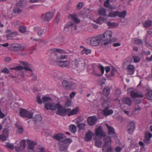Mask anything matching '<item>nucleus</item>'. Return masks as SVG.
Segmentation results:
<instances>
[{"mask_svg":"<svg viewBox=\"0 0 152 152\" xmlns=\"http://www.w3.org/2000/svg\"><path fill=\"white\" fill-rule=\"evenodd\" d=\"M50 55L49 59L51 61H60L67 58V55H64L61 53L67 54L68 53L64 50L60 48L51 49L49 50Z\"/></svg>","mask_w":152,"mask_h":152,"instance_id":"f257e3e1","label":"nucleus"},{"mask_svg":"<svg viewBox=\"0 0 152 152\" xmlns=\"http://www.w3.org/2000/svg\"><path fill=\"white\" fill-rule=\"evenodd\" d=\"M72 65L71 66L72 69L77 71H79L84 67L86 64V60L82 58H76L72 61Z\"/></svg>","mask_w":152,"mask_h":152,"instance_id":"f03ea898","label":"nucleus"},{"mask_svg":"<svg viewBox=\"0 0 152 152\" xmlns=\"http://www.w3.org/2000/svg\"><path fill=\"white\" fill-rule=\"evenodd\" d=\"M72 142V140L69 138L60 141L58 143V150L61 151H66L68 144H70Z\"/></svg>","mask_w":152,"mask_h":152,"instance_id":"7ed1b4c3","label":"nucleus"},{"mask_svg":"<svg viewBox=\"0 0 152 152\" xmlns=\"http://www.w3.org/2000/svg\"><path fill=\"white\" fill-rule=\"evenodd\" d=\"M87 42L90 45L93 46L98 45L101 41L99 36L89 38L87 39Z\"/></svg>","mask_w":152,"mask_h":152,"instance_id":"20e7f679","label":"nucleus"},{"mask_svg":"<svg viewBox=\"0 0 152 152\" xmlns=\"http://www.w3.org/2000/svg\"><path fill=\"white\" fill-rule=\"evenodd\" d=\"M112 33L110 31H107L102 35H99L101 41H106L110 40L112 36Z\"/></svg>","mask_w":152,"mask_h":152,"instance_id":"39448f33","label":"nucleus"},{"mask_svg":"<svg viewBox=\"0 0 152 152\" xmlns=\"http://www.w3.org/2000/svg\"><path fill=\"white\" fill-rule=\"evenodd\" d=\"M37 102L39 104H41L42 103H48L50 102H52V99L49 97L44 96L42 97V99L40 98L39 96H37Z\"/></svg>","mask_w":152,"mask_h":152,"instance_id":"423d86ee","label":"nucleus"},{"mask_svg":"<svg viewBox=\"0 0 152 152\" xmlns=\"http://www.w3.org/2000/svg\"><path fill=\"white\" fill-rule=\"evenodd\" d=\"M51 61L61 67H64L69 66L70 64L69 61Z\"/></svg>","mask_w":152,"mask_h":152,"instance_id":"0eeeda50","label":"nucleus"},{"mask_svg":"<svg viewBox=\"0 0 152 152\" xmlns=\"http://www.w3.org/2000/svg\"><path fill=\"white\" fill-rule=\"evenodd\" d=\"M53 16V13L52 12H48L46 13L45 15L42 14L41 15V18L44 21H47L51 19Z\"/></svg>","mask_w":152,"mask_h":152,"instance_id":"6e6552de","label":"nucleus"},{"mask_svg":"<svg viewBox=\"0 0 152 152\" xmlns=\"http://www.w3.org/2000/svg\"><path fill=\"white\" fill-rule=\"evenodd\" d=\"M57 109L56 114L60 115H64L66 114L65 113L64 109L63 108L62 106H61L59 103L56 104V110Z\"/></svg>","mask_w":152,"mask_h":152,"instance_id":"1a4fd4ad","label":"nucleus"},{"mask_svg":"<svg viewBox=\"0 0 152 152\" xmlns=\"http://www.w3.org/2000/svg\"><path fill=\"white\" fill-rule=\"evenodd\" d=\"M45 107L47 110H49L52 111H54L56 110V104L50 102L48 103L45 104Z\"/></svg>","mask_w":152,"mask_h":152,"instance_id":"9d476101","label":"nucleus"},{"mask_svg":"<svg viewBox=\"0 0 152 152\" xmlns=\"http://www.w3.org/2000/svg\"><path fill=\"white\" fill-rule=\"evenodd\" d=\"M130 96L132 98L135 99V98L140 97L142 98L144 95L140 92H137L136 90H133L130 92Z\"/></svg>","mask_w":152,"mask_h":152,"instance_id":"9b49d317","label":"nucleus"},{"mask_svg":"<svg viewBox=\"0 0 152 152\" xmlns=\"http://www.w3.org/2000/svg\"><path fill=\"white\" fill-rule=\"evenodd\" d=\"M152 137V134L150 133L147 132L145 133L144 142L145 143L148 145L150 143L151 138Z\"/></svg>","mask_w":152,"mask_h":152,"instance_id":"f8f14e48","label":"nucleus"},{"mask_svg":"<svg viewBox=\"0 0 152 152\" xmlns=\"http://www.w3.org/2000/svg\"><path fill=\"white\" fill-rule=\"evenodd\" d=\"M97 120V118L94 116L88 117L87 119L88 123L89 125L91 126L95 124L96 123Z\"/></svg>","mask_w":152,"mask_h":152,"instance_id":"ddd939ff","label":"nucleus"},{"mask_svg":"<svg viewBox=\"0 0 152 152\" xmlns=\"http://www.w3.org/2000/svg\"><path fill=\"white\" fill-rule=\"evenodd\" d=\"M106 125L108 130V134L109 135H110L112 137H116V134L114 129L113 127L110 126L107 124Z\"/></svg>","mask_w":152,"mask_h":152,"instance_id":"4468645a","label":"nucleus"},{"mask_svg":"<svg viewBox=\"0 0 152 152\" xmlns=\"http://www.w3.org/2000/svg\"><path fill=\"white\" fill-rule=\"evenodd\" d=\"M121 102L123 104H126L130 106L132 104V100L129 97H123L121 99Z\"/></svg>","mask_w":152,"mask_h":152,"instance_id":"2eb2a0df","label":"nucleus"},{"mask_svg":"<svg viewBox=\"0 0 152 152\" xmlns=\"http://www.w3.org/2000/svg\"><path fill=\"white\" fill-rule=\"evenodd\" d=\"M27 143L28 144V149L29 150H33L34 148L35 145L37 144L36 142L32 141L30 140L29 139L27 140Z\"/></svg>","mask_w":152,"mask_h":152,"instance_id":"dca6fc26","label":"nucleus"},{"mask_svg":"<svg viewBox=\"0 0 152 152\" xmlns=\"http://www.w3.org/2000/svg\"><path fill=\"white\" fill-rule=\"evenodd\" d=\"M96 134L98 136H105L106 135V133L103 132L101 126H99L96 129Z\"/></svg>","mask_w":152,"mask_h":152,"instance_id":"f3484780","label":"nucleus"},{"mask_svg":"<svg viewBox=\"0 0 152 152\" xmlns=\"http://www.w3.org/2000/svg\"><path fill=\"white\" fill-rule=\"evenodd\" d=\"M109 108L108 107H106L104 109L102 110L103 114L104 115L107 116L112 115L113 111L112 110H109Z\"/></svg>","mask_w":152,"mask_h":152,"instance_id":"a211bd4d","label":"nucleus"},{"mask_svg":"<svg viewBox=\"0 0 152 152\" xmlns=\"http://www.w3.org/2000/svg\"><path fill=\"white\" fill-rule=\"evenodd\" d=\"M104 145L103 147L104 148L105 147H106V146L111 145L112 140L110 137H106L104 138Z\"/></svg>","mask_w":152,"mask_h":152,"instance_id":"6ab92c4d","label":"nucleus"},{"mask_svg":"<svg viewBox=\"0 0 152 152\" xmlns=\"http://www.w3.org/2000/svg\"><path fill=\"white\" fill-rule=\"evenodd\" d=\"M63 87L66 89H69L71 88L72 83L71 82L68 81L66 80H64L62 83Z\"/></svg>","mask_w":152,"mask_h":152,"instance_id":"aec40b11","label":"nucleus"},{"mask_svg":"<svg viewBox=\"0 0 152 152\" xmlns=\"http://www.w3.org/2000/svg\"><path fill=\"white\" fill-rule=\"evenodd\" d=\"M22 1H20L19 3H16V6L13 9L14 12L15 13H20L22 11L18 6H22Z\"/></svg>","mask_w":152,"mask_h":152,"instance_id":"412c9836","label":"nucleus"},{"mask_svg":"<svg viewBox=\"0 0 152 152\" xmlns=\"http://www.w3.org/2000/svg\"><path fill=\"white\" fill-rule=\"evenodd\" d=\"M135 124L134 122H131L128 126V131L130 134H132L135 129Z\"/></svg>","mask_w":152,"mask_h":152,"instance_id":"4be33fe9","label":"nucleus"},{"mask_svg":"<svg viewBox=\"0 0 152 152\" xmlns=\"http://www.w3.org/2000/svg\"><path fill=\"white\" fill-rule=\"evenodd\" d=\"M69 18L74 21L76 23H78L80 22V20L77 18V16L75 14H73L69 15Z\"/></svg>","mask_w":152,"mask_h":152,"instance_id":"5701e85b","label":"nucleus"},{"mask_svg":"<svg viewBox=\"0 0 152 152\" xmlns=\"http://www.w3.org/2000/svg\"><path fill=\"white\" fill-rule=\"evenodd\" d=\"M12 69L16 70H20L24 69L26 71H29L31 72L32 70L28 66H18L16 67L12 68Z\"/></svg>","mask_w":152,"mask_h":152,"instance_id":"b1692460","label":"nucleus"},{"mask_svg":"<svg viewBox=\"0 0 152 152\" xmlns=\"http://www.w3.org/2000/svg\"><path fill=\"white\" fill-rule=\"evenodd\" d=\"M56 140L58 141H62V139L64 140L66 139L64 135L61 134H58L53 137Z\"/></svg>","mask_w":152,"mask_h":152,"instance_id":"393cba45","label":"nucleus"},{"mask_svg":"<svg viewBox=\"0 0 152 152\" xmlns=\"http://www.w3.org/2000/svg\"><path fill=\"white\" fill-rule=\"evenodd\" d=\"M34 31L37 30L38 31L37 35L39 37L42 36L43 34L45 33L46 31L44 29H39L37 27H34Z\"/></svg>","mask_w":152,"mask_h":152,"instance_id":"a878e982","label":"nucleus"},{"mask_svg":"<svg viewBox=\"0 0 152 152\" xmlns=\"http://www.w3.org/2000/svg\"><path fill=\"white\" fill-rule=\"evenodd\" d=\"M93 134L92 132L90 131H88V132H87L86 134V137L85 139V140L87 141H90L92 136Z\"/></svg>","mask_w":152,"mask_h":152,"instance_id":"bb28decb","label":"nucleus"},{"mask_svg":"<svg viewBox=\"0 0 152 152\" xmlns=\"http://www.w3.org/2000/svg\"><path fill=\"white\" fill-rule=\"evenodd\" d=\"M95 145L97 147H101L100 146L102 144L101 139L100 138L95 137L94 138Z\"/></svg>","mask_w":152,"mask_h":152,"instance_id":"cd10ccee","label":"nucleus"},{"mask_svg":"<svg viewBox=\"0 0 152 152\" xmlns=\"http://www.w3.org/2000/svg\"><path fill=\"white\" fill-rule=\"evenodd\" d=\"M127 71L130 75L133 74L134 71V66L132 65H129L127 67Z\"/></svg>","mask_w":152,"mask_h":152,"instance_id":"c85d7f7f","label":"nucleus"},{"mask_svg":"<svg viewBox=\"0 0 152 152\" xmlns=\"http://www.w3.org/2000/svg\"><path fill=\"white\" fill-rule=\"evenodd\" d=\"M102 151L103 152H113V147L111 146H106L104 148L103 147L102 148Z\"/></svg>","mask_w":152,"mask_h":152,"instance_id":"c756f323","label":"nucleus"},{"mask_svg":"<svg viewBox=\"0 0 152 152\" xmlns=\"http://www.w3.org/2000/svg\"><path fill=\"white\" fill-rule=\"evenodd\" d=\"M110 91V88L109 87L107 86H106L104 88L102 93L104 95L107 96L109 95Z\"/></svg>","mask_w":152,"mask_h":152,"instance_id":"7c9ffc66","label":"nucleus"},{"mask_svg":"<svg viewBox=\"0 0 152 152\" xmlns=\"http://www.w3.org/2000/svg\"><path fill=\"white\" fill-rule=\"evenodd\" d=\"M27 110L25 109H21L19 114L23 118H26V115L27 113Z\"/></svg>","mask_w":152,"mask_h":152,"instance_id":"2f4dec72","label":"nucleus"},{"mask_svg":"<svg viewBox=\"0 0 152 152\" xmlns=\"http://www.w3.org/2000/svg\"><path fill=\"white\" fill-rule=\"evenodd\" d=\"M78 111V108L76 107L75 109L71 110L69 113L68 114V116H70L71 115H75L77 114Z\"/></svg>","mask_w":152,"mask_h":152,"instance_id":"473e14b6","label":"nucleus"},{"mask_svg":"<svg viewBox=\"0 0 152 152\" xmlns=\"http://www.w3.org/2000/svg\"><path fill=\"white\" fill-rule=\"evenodd\" d=\"M34 121L36 123L40 122L42 120V117L39 115H36L33 118Z\"/></svg>","mask_w":152,"mask_h":152,"instance_id":"72a5a7b5","label":"nucleus"},{"mask_svg":"<svg viewBox=\"0 0 152 152\" xmlns=\"http://www.w3.org/2000/svg\"><path fill=\"white\" fill-rule=\"evenodd\" d=\"M71 22L69 21L67 22V24L64 27V31L65 32H66L69 30V27L71 26Z\"/></svg>","mask_w":152,"mask_h":152,"instance_id":"f704fd0d","label":"nucleus"},{"mask_svg":"<svg viewBox=\"0 0 152 152\" xmlns=\"http://www.w3.org/2000/svg\"><path fill=\"white\" fill-rule=\"evenodd\" d=\"M106 19L102 17H99L97 20H96V22L99 24H101L103 22H105Z\"/></svg>","mask_w":152,"mask_h":152,"instance_id":"c9c22d12","label":"nucleus"},{"mask_svg":"<svg viewBox=\"0 0 152 152\" xmlns=\"http://www.w3.org/2000/svg\"><path fill=\"white\" fill-rule=\"evenodd\" d=\"M101 101L102 102V105L105 107H107L108 105V102L107 99H106L103 97H102L101 98Z\"/></svg>","mask_w":152,"mask_h":152,"instance_id":"e433bc0d","label":"nucleus"},{"mask_svg":"<svg viewBox=\"0 0 152 152\" xmlns=\"http://www.w3.org/2000/svg\"><path fill=\"white\" fill-rule=\"evenodd\" d=\"M152 24V21L150 20H147L142 23V24L145 27L150 26Z\"/></svg>","mask_w":152,"mask_h":152,"instance_id":"4c0bfd02","label":"nucleus"},{"mask_svg":"<svg viewBox=\"0 0 152 152\" xmlns=\"http://www.w3.org/2000/svg\"><path fill=\"white\" fill-rule=\"evenodd\" d=\"M119 14V12L118 11L112 12L110 13L108 16L111 17H114L118 16Z\"/></svg>","mask_w":152,"mask_h":152,"instance_id":"58836bf2","label":"nucleus"},{"mask_svg":"<svg viewBox=\"0 0 152 152\" xmlns=\"http://www.w3.org/2000/svg\"><path fill=\"white\" fill-rule=\"evenodd\" d=\"M99 13L100 15H103L104 16H106V10L103 8H101L99 9Z\"/></svg>","mask_w":152,"mask_h":152,"instance_id":"ea45409f","label":"nucleus"},{"mask_svg":"<svg viewBox=\"0 0 152 152\" xmlns=\"http://www.w3.org/2000/svg\"><path fill=\"white\" fill-rule=\"evenodd\" d=\"M70 130L72 133H75L76 131V127L75 125H71L69 126Z\"/></svg>","mask_w":152,"mask_h":152,"instance_id":"a19ab883","label":"nucleus"},{"mask_svg":"<svg viewBox=\"0 0 152 152\" xmlns=\"http://www.w3.org/2000/svg\"><path fill=\"white\" fill-rule=\"evenodd\" d=\"M20 146L23 149L25 148L26 146V141L25 140H22L20 142Z\"/></svg>","mask_w":152,"mask_h":152,"instance_id":"79ce46f5","label":"nucleus"},{"mask_svg":"<svg viewBox=\"0 0 152 152\" xmlns=\"http://www.w3.org/2000/svg\"><path fill=\"white\" fill-rule=\"evenodd\" d=\"M14 50L15 51H19L20 50H22L24 49V47L20 45L15 46H14Z\"/></svg>","mask_w":152,"mask_h":152,"instance_id":"37998d69","label":"nucleus"},{"mask_svg":"<svg viewBox=\"0 0 152 152\" xmlns=\"http://www.w3.org/2000/svg\"><path fill=\"white\" fill-rule=\"evenodd\" d=\"M146 96L148 100H152V90L150 91L146 94Z\"/></svg>","mask_w":152,"mask_h":152,"instance_id":"c03bdc74","label":"nucleus"},{"mask_svg":"<svg viewBox=\"0 0 152 152\" xmlns=\"http://www.w3.org/2000/svg\"><path fill=\"white\" fill-rule=\"evenodd\" d=\"M6 32L7 33V35H15V36L18 35V33L16 32H12L10 30H7Z\"/></svg>","mask_w":152,"mask_h":152,"instance_id":"a18cd8bd","label":"nucleus"},{"mask_svg":"<svg viewBox=\"0 0 152 152\" xmlns=\"http://www.w3.org/2000/svg\"><path fill=\"white\" fill-rule=\"evenodd\" d=\"M33 113L31 111H27V113L26 115V118H31L33 117Z\"/></svg>","mask_w":152,"mask_h":152,"instance_id":"49530a36","label":"nucleus"},{"mask_svg":"<svg viewBox=\"0 0 152 152\" xmlns=\"http://www.w3.org/2000/svg\"><path fill=\"white\" fill-rule=\"evenodd\" d=\"M126 11H124L123 12H119V14L118 15V16L120 18H124L126 15Z\"/></svg>","mask_w":152,"mask_h":152,"instance_id":"de8ad7c7","label":"nucleus"},{"mask_svg":"<svg viewBox=\"0 0 152 152\" xmlns=\"http://www.w3.org/2000/svg\"><path fill=\"white\" fill-rule=\"evenodd\" d=\"M26 27L23 26H20L19 30L22 33H24L26 31Z\"/></svg>","mask_w":152,"mask_h":152,"instance_id":"09e8293b","label":"nucleus"},{"mask_svg":"<svg viewBox=\"0 0 152 152\" xmlns=\"http://www.w3.org/2000/svg\"><path fill=\"white\" fill-rule=\"evenodd\" d=\"M85 124L84 123H78L77 126L80 129H82L84 128Z\"/></svg>","mask_w":152,"mask_h":152,"instance_id":"8fccbe9b","label":"nucleus"},{"mask_svg":"<svg viewBox=\"0 0 152 152\" xmlns=\"http://www.w3.org/2000/svg\"><path fill=\"white\" fill-rule=\"evenodd\" d=\"M134 43L137 45H143L142 41L141 39H137L134 40Z\"/></svg>","mask_w":152,"mask_h":152,"instance_id":"3c124183","label":"nucleus"},{"mask_svg":"<svg viewBox=\"0 0 152 152\" xmlns=\"http://www.w3.org/2000/svg\"><path fill=\"white\" fill-rule=\"evenodd\" d=\"M7 147L13 150L15 148V146L13 144L8 143L6 145Z\"/></svg>","mask_w":152,"mask_h":152,"instance_id":"603ef678","label":"nucleus"},{"mask_svg":"<svg viewBox=\"0 0 152 152\" xmlns=\"http://www.w3.org/2000/svg\"><path fill=\"white\" fill-rule=\"evenodd\" d=\"M71 104V101L70 99H68L65 104V106L66 107L70 106Z\"/></svg>","mask_w":152,"mask_h":152,"instance_id":"864d4df0","label":"nucleus"},{"mask_svg":"<svg viewBox=\"0 0 152 152\" xmlns=\"http://www.w3.org/2000/svg\"><path fill=\"white\" fill-rule=\"evenodd\" d=\"M60 14L59 12H58L56 16V18L55 20V22L56 23H58L59 21L60 18Z\"/></svg>","mask_w":152,"mask_h":152,"instance_id":"5fc2aeb1","label":"nucleus"},{"mask_svg":"<svg viewBox=\"0 0 152 152\" xmlns=\"http://www.w3.org/2000/svg\"><path fill=\"white\" fill-rule=\"evenodd\" d=\"M20 22L18 20H15L14 21L13 23L12 24V26L14 27H16L20 25Z\"/></svg>","mask_w":152,"mask_h":152,"instance_id":"6e6d98bb","label":"nucleus"},{"mask_svg":"<svg viewBox=\"0 0 152 152\" xmlns=\"http://www.w3.org/2000/svg\"><path fill=\"white\" fill-rule=\"evenodd\" d=\"M108 25L110 27H113L116 25V23H111L110 22H107V23Z\"/></svg>","mask_w":152,"mask_h":152,"instance_id":"4d7b16f0","label":"nucleus"},{"mask_svg":"<svg viewBox=\"0 0 152 152\" xmlns=\"http://www.w3.org/2000/svg\"><path fill=\"white\" fill-rule=\"evenodd\" d=\"M83 6V2H79L77 5V8L78 9H80Z\"/></svg>","mask_w":152,"mask_h":152,"instance_id":"13d9d810","label":"nucleus"},{"mask_svg":"<svg viewBox=\"0 0 152 152\" xmlns=\"http://www.w3.org/2000/svg\"><path fill=\"white\" fill-rule=\"evenodd\" d=\"M133 58L134 60V62L135 63H137L140 60V58L137 56H133Z\"/></svg>","mask_w":152,"mask_h":152,"instance_id":"bf43d9fd","label":"nucleus"},{"mask_svg":"<svg viewBox=\"0 0 152 152\" xmlns=\"http://www.w3.org/2000/svg\"><path fill=\"white\" fill-rule=\"evenodd\" d=\"M17 132L19 134H22L23 132V128L22 127H20L18 128L17 129Z\"/></svg>","mask_w":152,"mask_h":152,"instance_id":"052dcab7","label":"nucleus"},{"mask_svg":"<svg viewBox=\"0 0 152 152\" xmlns=\"http://www.w3.org/2000/svg\"><path fill=\"white\" fill-rule=\"evenodd\" d=\"M71 22V26L72 28L74 30H76L77 29V26L76 25L73 23L72 21Z\"/></svg>","mask_w":152,"mask_h":152,"instance_id":"680f3d73","label":"nucleus"},{"mask_svg":"<svg viewBox=\"0 0 152 152\" xmlns=\"http://www.w3.org/2000/svg\"><path fill=\"white\" fill-rule=\"evenodd\" d=\"M104 6L106 7L110 8L109 5V0H107L104 3Z\"/></svg>","mask_w":152,"mask_h":152,"instance_id":"e2e57ef3","label":"nucleus"},{"mask_svg":"<svg viewBox=\"0 0 152 152\" xmlns=\"http://www.w3.org/2000/svg\"><path fill=\"white\" fill-rule=\"evenodd\" d=\"M24 149H23V148L20 146L15 148V151L17 152H21L22 150Z\"/></svg>","mask_w":152,"mask_h":152,"instance_id":"0e129e2a","label":"nucleus"},{"mask_svg":"<svg viewBox=\"0 0 152 152\" xmlns=\"http://www.w3.org/2000/svg\"><path fill=\"white\" fill-rule=\"evenodd\" d=\"M98 67H99V69H100V70L102 72V73H104V67L103 66H102V65H100V66H99Z\"/></svg>","mask_w":152,"mask_h":152,"instance_id":"69168bd1","label":"nucleus"},{"mask_svg":"<svg viewBox=\"0 0 152 152\" xmlns=\"http://www.w3.org/2000/svg\"><path fill=\"white\" fill-rule=\"evenodd\" d=\"M13 35H6V37L7 38V40H11L13 39V37L12 36Z\"/></svg>","mask_w":152,"mask_h":152,"instance_id":"338daca9","label":"nucleus"},{"mask_svg":"<svg viewBox=\"0 0 152 152\" xmlns=\"http://www.w3.org/2000/svg\"><path fill=\"white\" fill-rule=\"evenodd\" d=\"M115 93L116 94L119 95L121 94V91L120 89L117 88L115 90Z\"/></svg>","mask_w":152,"mask_h":152,"instance_id":"774afa93","label":"nucleus"}]
</instances>
